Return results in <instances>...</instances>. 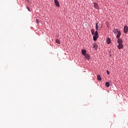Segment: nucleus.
<instances>
[{"label": "nucleus", "mask_w": 128, "mask_h": 128, "mask_svg": "<svg viewBox=\"0 0 128 128\" xmlns=\"http://www.w3.org/2000/svg\"><path fill=\"white\" fill-rule=\"evenodd\" d=\"M96 31L94 33V36L98 37V23H96Z\"/></svg>", "instance_id": "1"}, {"label": "nucleus", "mask_w": 128, "mask_h": 128, "mask_svg": "<svg viewBox=\"0 0 128 128\" xmlns=\"http://www.w3.org/2000/svg\"><path fill=\"white\" fill-rule=\"evenodd\" d=\"M128 26H124V34H128Z\"/></svg>", "instance_id": "2"}, {"label": "nucleus", "mask_w": 128, "mask_h": 128, "mask_svg": "<svg viewBox=\"0 0 128 128\" xmlns=\"http://www.w3.org/2000/svg\"><path fill=\"white\" fill-rule=\"evenodd\" d=\"M116 38H120V34H122V33H120V31H119L116 33Z\"/></svg>", "instance_id": "3"}, {"label": "nucleus", "mask_w": 128, "mask_h": 128, "mask_svg": "<svg viewBox=\"0 0 128 128\" xmlns=\"http://www.w3.org/2000/svg\"><path fill=\"white\" fill-rule=\"evenodd\" d=\"M54 2L56 6H58H58H60V2H58V0H54Z\"/></svg>", "instance_id": "4"}, {"label": "nucleus", "mask_w": 128, "mask_h": 128, "mask_svg": "<svg viewBox=\"0 0 128 128\" xmlns=\"http://www.w3.org/2000/svg\"><path fill=\"white\" fill-rule=\"evenodd\" d=\"M117 42L118 44H122V38H118Z\"/></svg>", "instance_id": "5"}, {"label": "nucleus", "mask_w": 128, "mask_h": 128, "mask_svg": "<svg viewBox=\"0 0 128 128\" xmlns=\"http://www.w3.org/2000/svg\"><path fill=\"white\" fill-rule=\"evenodd\" d=\"M122 48H123L122 44H118V50H122Z\"/></svg>", "instance_id": "6"}, {"label": "nucleus", "mask_w": 128, "mask_h": 128, "mask_svg": "<svg viewBox=\"0 0 128 128\" xmlns=\"http://www.w3.org/2000/svg\"><path fill=\"white\" fill-rule=\"evenodd\" d=\"M94 6L95 8H96V10L98 9V3H94Z\"/></svg>", "instance_id": "7"}, {"label": "nucleus", "mask_w": 128, "mask_h": 128, "mask_svg": "<svg viewBox=\"0 0 128 128\" xmlns=\"http://www.w3.org/2000/svg\"><path fill=\"white\" fill-rule=\"evenodd\" d=\"M82 54H83V56H84L85 54H86V51L85 50H82Z\"/></svg>", "instance_id": "8"}, {"label": "nucleus", "mask_w": 128, "mask_h": 128, "mask_svg": "<svg viewBox=\"0 0 128 128\" xmlns=\"http://www.w3.org/2000/svg\"><path fill=\"white\" fill-rule=\"evenodd\" d=\"M84 56L86 60H90V55L88 54H85Z\"/></svg>", "instance_id": "9"}, {"label": "nucleus", "mask_w": 128, "mask_h": 128, "mask_svg": "<svg viewBox=\"0 0 128 128\" xmlns=\"http://www.w3.org/2000/svg\"><path fill=\"white\" fill-rule=\"evenodd\" d=\"M93 48H94V50H98V44H93Z\"/></svg>", "instance_id": "10"}, {"label": "nucleus", "mask_w": 128, "mask_h": 128, "mask_svg": "<svg viewBox=\"0 0 128 128\" xmlns=\"http://www.w3.org/2000/svg\"><path fill=\"white\" fill-rule=\"evenodd\" d=\"M106 43L108 44H110V38H107Z\"/></svg>", "instance_id": "11"}, {"label": "nucleus", "mask_w": 128, "mask_h": 128, "mask_svg": "<svg viewBox=\"0 0 128 128\" xmlns=\"http://www.w3.org/2000/svg\"><path fill=\"white\" fill-rule=\"evenodd\" d=\"M118 32H120V31H118V30L116 29V28L114 29L113 32H114V34H116Z\"/></svg>", "instance_id": "12"}, {"label": "nucleus", "mask_w": 128, "mask_h": 128, "mask_svg": "<svg viewBox=\"0 0 128 128\" xmlns=\"http://www.w3.org/2000/svg\"><path fill=\"white\" fill-rule=\"evenodd\" d=\"M98 37H96V36H93V40H94V42L98 40Z\"/></svg>", "instance_id": "13"}, {"label": "nucleus", "mask_w": 128, "mask_h": 128, "mask_svg": "<svg viewBox=\"0 0 128 128\" xmlns=\"http://www.w3.org/2000/svg\"><path fill=\"white\" fill-rule=\"evenodd\" d=\"M110 82H106V86L107 88H110Z\"/></svg>", "instance_id": "14"}, {"label": "nucleus", "mask_w": 128, "mask_h": 128, "mask_svg": "<svg viewBox=\"0 0 128 128\" xmlns=\"http://www.w3.org/2000/svg\"><path fill=\"white\" fill-rule=\"evenodd\" d=\"M97 78L98 80H102V77H100V76L98 75L97 76Z\"/></svg>", "instance_id": "15"}, {"label": "nucleus", "mask_w": 128, "mask_h": 128, "mask_svg": "<svg viewBox=\"0 0 128 128\" xmlns=\"http://www.w3.org/2000/svg\"><path fill=\"white\" fill-rule=\"evenodd\" d=\"M56 44H60V40L58 39H56Z\"/></svg>", "instance_id": "16"}, {"label": "nucleus", "mask_w": 128, "mask_h": 128, "mask_svg": "<svg viewBox=\"0 0 128 128\" xmlns=\"http://www.w3.org/2000/svg\"><path fill=\"white\" fill-rule=\"evenodd\" d=\"M91 32H92V36L94 35V29H92L91 30Z\"/></svg>", "instance_id": "17"}, {"label": "nucleus", "mask_w": 128, "mask_h": 128, "mask_svg": "<svg viewBox=\"0 0 128 128\" xmlns=\"http://www.w3.org/2000/svg\"><path fill=\"white\" fill-rule=\"evenodd\" d=\"M99 27H100V28H102V24H99Z\"/></svg>", "instance_id": "18"}, {"label": "nucleus", "mask_w": 128, "mask_h": 128, "mask_svg": "<svg viewBox=\"0 0 128 128\" xmlns=\"http://www.w3.org/2000/svg\"><path fill=\"white\" fill-rule=\"evenodd\" d=\"M26 8L28 9V10H29V12H30V8L28 6H27Z\"/></svg>", "instance_id": "19"}, {"label": "nucleus", "mask_w": 128, "mask_h": 128, "mask_svg": "<svg viewBox=\"0 0 128 128\" xmlns=\"http://www.w3.org/2000/svg\"><path fill=\"white\" fill-rule=\"evenodd\" d=\"M106 72L108 74H110V72H108V70H107Z\"/></svg>", "instance_id": "20"}, {"label": "nucleus", "mask_w": 128, "mask_h": 128, "mask_svg": "<svg viewBox=\"0 0 128 128\" xmlns=\"http://www.w3.org/2000/svg\"><path fill=\"white\" fill-rule=\"evenodd\" d=\"M38 22H39V21H38V20H36V22L37 24H38Z\"/></svg>", "instance_id": "21"}]
</instances>
